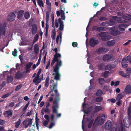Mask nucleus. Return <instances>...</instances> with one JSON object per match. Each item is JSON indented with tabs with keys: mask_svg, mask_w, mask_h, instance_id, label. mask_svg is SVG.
Listing matches in <instances>:
<instances>
[{
	"mask_svg": "<svg viewBox=\"0 0 131 131\" xmlns=\"http://www.w3.org/2000/svg\"><path fill=\"white\" fill-rule=\"evenodd\" d=\"M44 112L45 113H49L50 112V110H49V108H47L46 107V109L44 108Z\"/></svg>",
	"mask_w": 131,
	"mask_h": 131,
	"instance_id": "51",
	"label": "nucleus"
},
{
	"mask_svg": "<svg viewBox=\"0 0 131 131\" xmlns=\"http://www.w3.org/2000/svg\"><path fill=\"white\" fill-rule=\"evenodd\" d=\"M24 12V11L23 10L19 11L17 14V18L19 19H21L23 16Z\"/></svg>",
	"mask_w": 131,
	"mask_h": 131,
	"instance_id": "18",
	"label": "nucleus"
},
{
	"mask_svg": "<svg viewBox=\"0 0 131 131\" xmlns=\"http://www.w3.org/2000/svg\"><path fill=\"white\" fill-rule=\"evenodd\" d=\"M72 45L73 47H77L78 46V44L77 42H73L72 43Z\"/></svg>",
	"mask_w": 131,
	"mask_h": 131,
	"instance_id": "49",
	"label": "nucleus"
},
{
	"mask_svg": "<svg viewBox=\"0 0 131 131\" xmlns=\"http://www.w3.org/2000/svg\"><path fill=\"white\" fill-rule=\"evenodd\" d=\"M48 121L47 120H45L43 123V125L44 126H46L48 124Z\"/></svg>",
	"mask_w": 131,
	"mask_h": 131,
	"instance_id": "62",
	"label": "nucleus"
},
{
	"mask_svg": "<svg viewBox=\"0 0 131 131\" xmlns=\"http://www.w3.org/2000/svg\"><path fill=\"white\" fill-rule=\"evenodd\" d=\"M45 118L48 121H49V116L47 115H44Z\"/></svg>",
	"mask_w": 131,
	"mask_h": 131,
	"instance_id": "54",
	"label": "nucleus"
},
{
	"mask_svg": "<svg viewBox=\"0 0 131 131\" xmlns=\"http://www.w3.org/2000/svg\"><path fill=\"white\" fill-rule=\"evenodd\" d=\"M98 26H93V27L92 28V30H95L96 31H98Z\"/></svg>",
	"mask_w": 131,
	"mask_h": 131,
	"instance_id": "55",
	"label": "nucleus"
},
{
	"mask_svg": "<svg viewBox=\"0 0 131 131\" xmlns=\"http://www.w3.org/2000/svg\"><path fill=\"white\" fill-rule=\"evenodd\" d=\"M127 60L125 58L123 59L121 62L122 67L124 68H127L128 66V64L127 63Z\"/></svg>",
	"mask_w": 131,
	"mask_h": 131,
	"instance_id": "20",
	"label": "nucleus"
},
{
	"mask_svg": "<svg viewBox=\"0 0 131 131\" xmlns=\"http://www.w3.org/2000/svg\"><path fill=\"white\" fill-rule=\"evenodd\" d=\"M119 74L122 77L126 78V75L125 74V73H124V72L122 71H119L118 72Z\"/></svg>",
	"mask_w": 131,
	"mask_h": 131,
	"instance_id": "39",
	"label": "nucleus"
},
{
	"mask_svg": "<svg viewBox=\"0 0 131 131\" xmlns=\"http://www.w3.org/2000/svg\"><path fill=\"white\" fill-rule=\"evenodd\" d=\"M106 117L105 114H102L101 116L97 117L95 119V122H97L99 125H102L103 124L105 120V118Z\"/></svg>",
	"mask_w": 131,
	"mask_h": 131,
	"instance_id": "5",
	"label": "nucleus"
},
{
	"mask_svg": "<svg viewBox=\"0 0 131 131\" xmlns=\"http://www.w3.org/2000/svg\"><path fill=\"white\" fill-rule=\"evenodd\" d=\"M59 68L57 66L55 68H53V72L55 73H53L52 74V75H55L54 77V79L56 80V82H57L58 81L60 80V78L61 77V75L59 72ZM53 83H54L53 80H51L50 81V83L52 84Z\"/></svg>",
	"mask_w": 131,
	"mask_h": 131,
	"instance_id": "4",
	"label": "nucleus"
},
{
	"mask_svg": "<svg viewBox=\"0 0 131 131\" xmlns=\"http://www.w3.org/2000/svg\"><path fill=\"white\" fill-rule=\"evenodd\" d=\"M108 51L109 49L107 48L101 47L98 49L97 52L101 54L105 53Z\"/></svg>",
	"mask_w": 131,
	"mask_h": 131,
	"instance_id": "14",
	"label": "nucleus"
},
{
	"mask_svg": "<svg viewBox=\"0 0 131 131\" xmlns=\"http://www.w3.org/2000/svg\"><path fill=\"white\" fill-rule=\"evenodd\" d=\"M17 53L16 49H15L14 51L12 52V54L14 56L16 57L17 56Z\"/></svg>",
	"mask_w": 131,
	"mask_h": 131,
	"instance_id": "48",
	"label": "nucleus"
},
{
	"mask_svg": "<svg viewBox=\"0 0 131 131\" xmlns=\"http://www.w3.org/2000/svg\"><path fill=\"white\" fill-rule=\"evenodd\" d=\"M126 71L128 73H130L131 71V68L129 67L127 68L126 69Z\"/></svg>",
	"mask_w": 131,
	"mask_h": 131,
	"instance_id": "63",
	"label": "nucleus"
},
{
	"mask_svg": "<svg viewBox=\"0 0 131 131\" xmlns=\"http://www.w3.org/2000/svg\"><path fill=\"white\" fill-rule=\"evenodd\" d=\"M103 94L102 91L100 90H99L96 92V96H101Z\"/></svg>",
	"mask_w": 131,
	"mask_h": 131,
	"instance_id": "37",
	"label": "nucleus"
},
{
	"mask_svg": "<svg viewBox=\"0 0 131 131\" xmlns=\"http://www.w3.org/2000/svg\"><path fill=\"white\" fill-rule=\"evenodd\" d=\"M41 54L40 56H39V58L38 60V61L37 63H36V66H38L39 65L40 63L41 60Z\"/></svg>",
	"mask_w": 131,
	"mask_h": 131,
	"instance_id": "47",
	"label": "nucleus"
},
{
	"mask_svg": "<svg viewBox=\"0 0 131 131\" xmlns=\"http://www.w3.org/2000/svg\"><path fill=\"white\" fill-rule=\"evenodd\" d=\"M6 114L7 115V117L12 116L13 114L12 111L11 110H8L6 111L5 113H4V114L5 115Z\"/></svg>",
	"mask_w": 131,
	"mask_h": 131,
	"instance_id": "22",
	"label": "nucleus"
},
{
	"mask_svg": "<svg viewBox=\"0 0 131 131\" xmlns=\"http://www.w3.org/2000/svg\"><path fill=\"white\" fill-rule=\"evenodd\" d=\"M110 29L111 30L110 32L111 34L113 36H116L118 35L121 33L120 31L117 30L115 29V27L114 26L111 28Z\"/></svg>",
	"mask_w": 131,
	"mask_h": 131,
	"instance_id": "9",
	"label": "nucleus"
},
{
	"mask_svg": "<svg viewBox=\"0 0 131 131\" xmlns=\"http://www.w3.org/2000/svg\"><path fill=\"white\" fill-rule=\"evenodd\" d=\"M20 104L21 102H20L18 103L17 104H16V105H15V107H14V109L15 108H16L17 107H19V106L20 105Z\"/></svg>",
	"mask_w": 131,
	"mask_h": 131,
	"instance_id": "64",
	"label": "nucleus"
},
{
	"mask_svg": "<svg viewBox=\"0 0 131 131\" xmlns=\"http://www.w3.org/2000/svg\"><path fill=\"white\" fill-rule=\"evenodd\" d=\"M39 38V36L37 34H36L34 37V39L35 40H36V41H37L38 40Z\"/></svg>",
	"mask_w": 131,
	"mask_h": 131,
	"instance_id": "50",
	"label": "nucleus"
},
{
	"mask_svg": "<svg viewBox=\"0 0 131 131\" xmlns=\"http://www.w3.org/2000/svg\"><path fill=\"white\" fill-rule=\"evenodd\" d=\"M13 78L12 76H9L7 78V82L8 83H10L13 81Z\"/></svg>",
	"mask_w": 131,
	"mask_h": 131,
	"instance_id": "33",
	"label": "nucleus"
},
{
	"mask_svg": "<svg viewBox=\"0 0 131 131\" xmlns=\"http://www.w3.org/2000/svg\"><path fill=\"white\" fill-rule=\"evenodd\" d=\"M56 35V32L55 31L53 32V34L51 36V37L52 39L54 40L55 39V36Z\"/></svg>",
	"mask_w": 131,
	"mask_h": 131,
	"instance_id": "53",
	"label": "nucleus"
},
{
	"mask_svg": "<svg viewBox=\"0 0 131 131\" xmlns=\"http://www.w3.org/2000/svg\"><path fill=\"white\" fill-rule=\"evenodd\" d=\"M31 33L32 35H35L37 33V26L36 24L32 25L31 28Z\"/></svg>",
	"mask_w": 131,
	"mask_h": 131,
	"instance_id": "17",
	"label": "nucleus"
},
{
	"mask_svg": "<svg viewBox=\"0 0 131 131\" xmlns=\"http://www.w3.org/2000/svg\"><path fill=\"white\" fill-rule=\"evenodd\" d=\"M14 104L15 103L14 102H12L9 104V106L10 107H12L14 106Z\"/></svg>",
	"mask_w": 131,
	"mask_h": 131,
	"instance_id": "61",
	"label": "nucleus"
},
{
	"mask_svg": "<svg viewBox=\"0 0 131 131\" xmlns=\"http://www.w3.org/2000/svg\"><path fill=\"white\" fill-rule=\"evenodd\" d=\"M112 57V55L111 54H106L103 56V59L104 61H110Z\"/></svg>",
	"mask_w": 131,
	"mask_h": 131,
	"instance_id": "11",
	"label": "nucleus"
},
{
	"mask_svg": "<svg viewBox=\"0 0 131 131\" xmlns=\"http://www.w3.org/2000/svg\"><path fill=\"white\" fill-rule=\"evenodd\" d=\"M33 81L35 83V84L36 85H37L40 82V80L39 79H38L36 78H35L33 80Z\"/></svg>",
	"mask_w": 131,
	"mask_h": 131,
	"instance_id": "31",
	"label": "nucleus"
},
{
	"mask_svg": "<svg viewBox=\"0 0 131 131\" xmlns=\"http://www.w3.org/2000/svg\"><path fill=\"white\" fill-rule=\"evenodd\" d=\"M106 19V18L105 17H100L99 19V20L101 21H104V20H105Z\"/></svg>",
	"mask_w": 131,
	"mask_h": 131,
	"instance_id": "60",
	"label": "nucleus"
},
{
	"mask_svg": "<svg viewBox=\"0 0 131 131\" xmlns=\"http://www.w3.org/2000/svg\"><path fill=\"white\" fill-rule=\"evenodd\" d=\"M113 68L112 67V65L111 64H109L106 65L105 67V69L106 70H108L109 71H110L112 68Z\"/></svg>",
	"mask_w": 131,
	"mask_h": 131,
	"instance_id": "32",
	"label": "nucleus"
},
{
	"mask_svg": "<svg viewBox=\"0 0 131 131\" xmlns=\"http://www.w3.org/2000/svg\"><path fill=\"white\" fill-rule=\"evenodd\" d=\"M25 72H21L20 71H18L17 72L15 75V78L16 79H19L22 78L24 75V73Z\"/></svg>",
	"mask_w": 131,
	"mask_h": 131,
	"instance_id": "12",
	"label": "nucleus"
},
{
	"mask_svg": "<svg viewBox=\"0 0 131 131\" xmlns=\"http://www.w3.org/2000/svg\"><path fill=\"white\" fill-rule=\"evenodd\" d=\"M5 123V121L0 119V125H3Z\"/></svg>",
	"mask_w": 131,
	"mask_h": 131,
	"instance_id": "58",
	"label": "nucleus"
},
{
	"mask_svg": "<svg viewBox=\"0 0 131 131\" xmlns=\"http://www.w3.org/2000/svg\"><path fill=\"white\" fill-rule=\"evenodd\" d=\"M20 119H19L15 123V127L16 128H18L20 123Z\"/></svg>",
	"mask_w": 131,
	"mask_h": 131,
	"instance_id": "38",
	"label": "nucleus"
},
{
	"mask_svg": "<svg viewBox=\"0 0 131 131\" xmlns=\"http://www.w3.org/2000/svg\"><path fill=\"white\" fill-rule=\"evenodd\" d=\"M37 3L38 4L40 7H44V4L43 1L42 0H37Z\"/></svg>",
	"mask_w": 131,
	"mask_h": 131,
	"instance_id": "30",
	"label": "nucleus"
},
{
	"mask_svg": "<svg viewBox=\"0 0 131 131\" xmlns=\"http://www.w3.org/2000/svg\"><path fill=\"white\" fill-rule=\"evenodd\" d=\"M93 122V120H92L90 122L88 125V127L89 128H90L91 127L92 124Z\"/></svg>",
	"mask_w": 131,
	"mask_h": 131,
	"instance_id": "45",
	"label": "nucleus"
},
{
	"mask_svg": "<svg viewBox=\"0 0 131 131\" xmlns=\"http://www.w3.org/2000/svg\"><path fill=\"white\" fill-rule=\"evenodd\" d=\"M34 50L36 54H37L38 53L39 49L38 44H36L35 45L34 47Z\"/></svg>",
	"mask_w": 131,
	"mask_h": 131,
	"instance_id": "23",
	"label": "nucleus"
},
{
	"mask_svg": "<svg viewBox=\"0 0 131 131\" xmlns=\"http://www.w3.org/2000/svg\"><path fill=\"white\" fill-rule=\"evenodd\" d=\"M23 85L22 84H20L18 86H17L15 88V89L16 91L19 90L22 87Z\"/></svg>",
	"mask_w": 131,
	"mask_h": 131,
	"instance_id": "43",
	"label": "nucleus"
},
{
	"mask_svg": "<svg viewBox=\"0 0 131 131\" xmlns=\"http://www.w3.org/2000/svg\"><path fill=\"white\" fill-rule=\"evenodd\" d=\"M102 109V107L101 106H96L94 107V110L95 112H97L101 110Z\"/></svg>",
	"mask_w": 131,
	"mask_h": 131,
	"instance_id": "26",
	"label": "nucleus"
},
{
	"mask_svg": "<svg viewBox=\"0 0 131 131\" xmlns=\"http://www.w3.org/2000/svg\"><path fill=\"white\" fill-rule=\"evenodd\" d=\"M24 17L26 19H28L30 17V14L28 12H25L24 15Z\"/></svg>",
	"mask_w": 131,
	"mask_h": 131,
	"instance_id": "27",
	"label": "nucleus"
},
{
	"mask_svg": "<svg viewBox=\"0 0 131 131\" xmlns=\"http://www.w3.org/2000/svg\"><path fill=\"white\" fill-rule=\"evenodd\" d=\"M61 57V55L60 54L56 53L54 55L51 64V66H53L54 63L57 62V63L54 68H55L56 66H57L59 67V68H60V66L62 65V62L61 60L60 59Z\"/></svg>",
	"mask_w": 131,
	"mask_h": 131,
	"instance_id": "2",
	"label": "nucleus"
},
{
	"mask_svg": "<svg viewBox=\"0 0 131 131\" xmlns=\"http://www.w3.org/2000/svg\"><path fill=\"white\" fill-rule=\"evenodd\" d=\"M125 92L127 94H130L131 93V86L129 84L127 85L124 90Z\"/></svg>",
	"mask_w": 131,
	"mask_h": 131,
	"instance_id": "19",
	"label": "nucleus"
},
{
	"mask_svg": "<svg viewBox=\"0 0 131 131\" xmlns=\"http://www.w3.org/2000/svg\"><path fill=\"white\" fill-rule=\"evenodd\" d=\"M98 80L99 84L101 85H103L105 82V79L102 78H99Z\"/></svg>",
	"mask_w": 131,
	"mask_h": 131,
	"instance_id": "25",
	"label": "nucleus"
},
{
	"mask_svg": "<svg viewBox=\"0 0 131 131\" xmlns=\"http://www.w3.org/2000/svg\"><path fill=\"white\" fill-rule=\"evenodd\" d=\"M58 22L60 24V26L59 28V29L61 31H62L63 30L64 27L63 21H62L61 19V18H59L58 19Z\"/></svg>",
	"mask_w": 131,
	"mask_h": 131,
	"instance_id": "21",
	"label": "nucleus"
},
{
	"mask_svg": "<svg viewBox=\"0 0 131 131\" xmlns=\"http://www.w3.org/2000/svg\"><path fill=\"white\" fill-rule=\"evenodd\" d=\"M46 5H47V6L48 8L49 9H51V5L50 3H48L47 4H46Z\"/></svg>",
	"mask_w": 131,
	"mask_h": 131,
	"instance_id": "57",
	"label": "nucleus"
},
{
	"mask_svg": "<svg viewBox=\"0 0 131 131\" xmlns=\"http://www.w3.org/2000/svg\"><path fill=\"white\" fill-rule=\"evenodd\" d=\"M50 89L51 91L48 93V94L46 95V96L47 97L49 95V94L51 93L53 91H54L55 92V94H54L53 93L51 94L50 95L51 96L53 97L54 96H55V99L54 100H56V99L58 98H59L60 100V94L58 92V90L57 89V82L56 83H53V84H52L51 86Z\"/></svg>",
	"mask_w": 131,
	"mask_h": 131,
	"instance_id": "1",
	"label": "nucleus"
},
{
	"mask_svg": "<svg viewBox=\"0 0 131 131\" xmlns=\"http://www.w3.org/2000/svg\"><path fill=\"white\" fill-rule=\"evenodd\" d=\"M124 95L122 93H120L118 94L116 99V100H121L124 97Z\"/></svg>",
	"mask_w": 131,
	"mask_h": 131,
	"instance_id": "28",
	"label": "nucleus"
},
{
	"mask_svg": "<svg viewBox=\"0 0 131 131\" xmlns=\"http://www.w3.org/2000/svg\"><path fill=\"white\" fill-rule=\"evenodd\" d=\"M55 125V123L54 122H51L49 126H47V127H48L49 128L51 129L52 128V127Z\"/></svg>",
	"mask_w": 131,
	"mask_h": 131,
	"instance_id": "42",
	"label": "nucleus"
},
{
	"mask_svg": "<svg viewBox=\"0 0 131 131\" xmlns=\"http://www.w3.org/2000/svg\"><path fill=\"white\" fill-rule=\"evenodd\" d=\"M108 33L103 32H100L98 34L99 36L101 37V39L103 41H107L111 38L110 36L107 35Z\"/></svg>",
	"mask_w": 131,
	"mask_h": 131,
	"instance_id": "6",
	"label": "nucleus"
},
{
	"mask_svg": "<svg viewBox=\"0 0 131 131\" xmlns=\"http://www.w3.org/2000/svg\"><path fill=\"white\" fill-rule=\"evenodd\" d=\"M50 14L49 12H47L46 13V22H48L49 19V17Z\"/></svg>",
	"mask_w": 131,
	"mask_h": 131,
	"instance_id": "41",
	"label": "nucleus"
},
{
	"mask_svg": "<svg viewBox=\"0 0 131 131\" xmlns=\"http://www.w3.org/2000/svg\"><path fill=\"white\" fill-rule=\"evenodd\" d=\"M115 43V41L114 40L108 41L106 43L107 45L109 47L113 46Z\"/></svg>",
	"mask_w": 131,
	"mask_h": 131,
	"instance_id": "24",
	"label": "nucleus"
},
{
	"mask_svg": "<svg viewBox=\"0 0 131 131\" xmlns=\"http://www.w3.org/2000/svg\"><path fill=\"white\" fill-rule=\"evenodd\" d=\"M32 123V119L31 118H28L27 119L23 121V124L25 126V128H26L28 126H31Z\"/></svg>",
	"mask_w": 131,
	"mask_h": 131,
	"instance_id": "7",
	"label": "nucleus"
},
{
	"mask_svg": "<svg viewBox=\"0 0 131 131\" xmlns=\"http://www.w3.org/2000/svg\"><path fill=\"white\" fill-rule=\"evenodd\" d=\"M99 42V40L95 37H92L90 38L89 43L91 47H94Z\"/></svg>",
	"mask_w": 131,
	"mask_h": 131,
	"instance_id": "8",
	"label": "nucleus"
},
{
	"mask_svg": "<svg viewBox=\"0 0 131 131\" xmlns=\"http://www.w3.org/2000/svg\"><path fill=\"white\" fill-rule=\"evenodd\" d=\"M97 66L99 70H101L104 69V64L103 63H98Z\"/></svg>",
	"mask_w": 131,
	"mask_h": 131,
	"instance_id": "29",
	"label": "nucleus"
},
{
	"mask_svg": "<svg viewBox=\"0 0 131 131\" xmlns=\"http://www.w3.org/2000/svg\"><path fill=\"white\" fill-rule=\"evenodd\" d=\"M98 31L99 32L102 31H104L105 29V28L103 27H98Z\"/></svg>",
	"mask_w": 131,
	"mask_h": 131,
	"instance_id": "40",
	"label": "nucleus"
},
{
	"mask_svg": "<svg viewBox=\"0 0 131 131\" xmlns=\"http://www.w3.org/2000/svg\"><path fill=\"white\" fill-rule=\"evenodd\" d=\"M60 101L59 98H58L56 100H54L53 102V105L52 107V111L53 113L57 114V117H59L61 116V114L58 113V110L59 108L58 103Z\"/></svg>",
	"mask_w": 131,
	"mask_h": 131,
	"instance_id": "3",
	"label": "nucleus"
},
{
	"mask_svg": "<svg viewBox=\"0 0 131 131\" xmlns=\"http://www.w3.org/2000/svg\"><path fill=\"white\" fill-rule=\"evenodd\" d=\"M50 118L51 122H54V116L53 114H52L51 115Z\"/></svg>",
	"mask_w": 131,
	"mask_h": 131,
	"instance_id": "56",
	"label": "nucleus"
},
{
	"mask_svg": "<svg viewBox=\"0 0 131 131\" xmlns=\"http://www.w3.org/2000/svg\"><path fill=\"white\" fill-rule=\"evenodd\" d=\"M109 72L108 71H105L103 73V76L105 78H107L109 76Z\"/></svg>",
	"mask_w": 131,
	"mask_h": 131,
	"instance_id": "34",
	"label": "nucleus"
},
{
	"mask_svg": "<svg viewBox=\"0 0 131 131\" xmlns=\"http://www.w3.org/2000/svg\"><path fill=\"white\" fill-rule=\"evenodd\" d=\"M92 109L91 107H89L87 110H84V113L86 114H88L91 111V110Z\"/></svg>",
	"mask_w": 131,
	"mask_h": 131,
	"instance_id": "44",
	"label": "nucleus"
},
{
	"mask_svg": "<svg viewBox=\"0 0 131 131\" xmlns=\"http://www.w3.org/2000/svg\"><path fill=\"white\" fill-rule=\"evenodd\" d=\"M127 113L129 116L131 118V106L128 108Z\"/></svg>",
	"mask_w": 131,
	"mask_h": 131,
	"instance_id": "36",
	"label": "nucleus"
},
{
	"mask_svg": "<svg viewBox=\"0 0 131 131\" xmlns=\"http://www.w3.org/2000/svg\"><path fill=\"white\" fill-rule=\"evenodd\" d=\"M15 17L16 15L13 12H12L8 16L7 20L9 21H13L15 20Z\"/></svg>",
	"mask_w": 131,
	"mask_h": 131,
	"instance_id": "13",
	"label": "nucleus"
},
{
	"mask_svg": "<svg viewBox=\"0 0 131 131\" xmlns=\"http://www.w3.org/2000/svg\"><path fill=\"white\" fill-rule=\"evenodd\" d=\"M6 26L5 24H3L2 26V24H0V36L2 34L5 36L6 33Z\"/></svg>",
	"mask_w": 131,
	"mask_h": 131,
	"instance_id": "10",
	"label": "nucleus"
},
{
	"mask_svg": "<svg viewBox=\"0 0 131 131\" xmlns=\"http://www.w3.org/2000/svg\"><path fill=\"white\" fill-rule=\"evenodd\" d=\"M122 18L126 20H129V18L128 16H126L125 15H124L122 16Z\"/></svg>",
	"mask_w": 131,
	"mask_h": 131,
	"instance_id": "52",
	"label": "nucleus"
},
{
	"mask_svg": "<svg viewBox=\"0 0 131 131\" xmlns=\"http://www.w3.org/2000/svg\"><path fill=\"white\" fill-rule=\"evenodd\" d=\"M33 63L31 62H29L26 65L25 70L26 73H29L30 71V68L32 65Z\"/></svg>",
	"mask_w": 131,
	"mask_h": 131,
	"instance_id": "16",
	"label": "nucleus"
},
{
	"mask_svg": "<svg viewBox=\"0 0 131 131\" xmlns=\"http://www.w3.org/2000/svg\"><path fill=\"white\" fill-rule=\"evenodd\" d=\"M10 95V94L9 93H7L2 96L1 97L2 98L4 99L8 97Z\"/></svg>",
	"mask_w": 131,
	"mask_h": 131,
	"instance_id": "46",
	"label": "nucleus"
},
{
	"mask_svg": "<svg viewBox=\"0 0 131 131\" xmlns=\"http://www.w3.org/2000/svg\"><path fill=\"white\" fill-rule=\"evenodd\" d=\"M103 100V98L102 97L100 96L97 97L95 101L96 102H100Z\"/></svg>",
	"mask_w": 131,
	"mask_h": 131,
	"instance_id": "35",
	"label": "nucleus"
},
{
	"mask_svg": "<svg viewBox=\"0 0 131 131\" xmlns=\"http://www.w3.org/2000/svg\"><path fill=\"white\" fill-rule=\"evenodd\" d=\"M48 22H46V28L45 29H46V31H48V28H49V25L48 24Z\"/></svg>",
	"mask_w": 131,
	"mask_h": 131,
	"instance_id": "59",
	"label": "nucleus"
},
{
	"mask_svg": "<svg viewBox=\"0 0 131 131\" xmlns=\"http://www.w3.org/2000/svg\"><path fill=\"white\" fill-rule=\"evenodd\" d=\"M112 125V122L107 121L105 124V129L107 130H109L111 128Z\"/></svg>",
	"mask_w": 131,
	"mask_h": 131,
	"instance_id": "15",
	"label": "nucleus"
}]
</instances>
